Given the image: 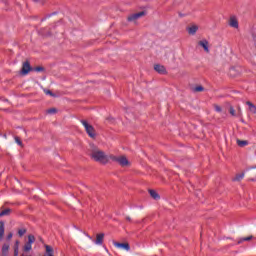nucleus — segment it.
<instances>
[{"label": "nucleus", "mask_w": 256, "mask_h": 256, "mask_svg": "<svg viewBox=\"0 0 256 256\" xmlns=\"http://www.w3.org/2000/svg\"><path fill=\"white\" fill-rule=\"evenodd\" d=\"M91 159H93L97 163L106 165V163H109V159H111V156H107V154H105V152L100 149H95L91 152Z\"/></svg>", "instance_id": "nucleus-1"}, {"label": "nucleus", "mask_w": 256, "mask_h": 256, "mask_svg": "<svg viewBox=\"0 0 256 256\" xmlns=\"http://www.w3.org/2000/svg\"><path fill=\"white\" fill-rule=\"evenodd\" d=\"M81 123L85 128L87 135H89L91 139H95V137H97V133L95 132V128L93 127V125L89 124V122H87L86 120H81Z\"/></svg>", "instance_id": "nucleus-2"}, {"label": "nucleus", "mask_w": 256, "mask_h": 256, "mask_svg": "<svg viewBox=\"0 0 256 256\" xmlns=\"http://www.w3.org/2000/svg\"><path fill=\"white\" fill-rule=\"evenodd\" d=\"M110 159L112 161H116L117 163H119L121 167H129V160H127V157L125 156L117 157V156L110 155Z\"/></svg>", "instance_id": "nucleus-3"}, {"label": "nucleus", "mask_w": 256, "mask_h": 256, "mask_svg": "<svg viewBox=\"0 0 256 256\" xmlns=\"http://www.w3.org/2000/svg\"><path fill=\"white\" fill-rule=\"evenodd\" d=\"M113 245L117 249H122L123 251H130L131 250V246H129V243L113 242Z\"/></svg>", "instance_id": "nucleus-4"}, {"label": "nucleus", "mask_w": 256, "mask_h": 256, "mask_svg": "<svg viewBox=\"0 0 256 256\" xmlns=\"http://www.w3.org/2000/svg\"><path fill=\"white\" fill-rule=\"evenodd\" d=\"M30 71H31V64H29V61L24 62L21 69V75H29Z\"/></svg>", "instance_id": "nucleus-5"}, {"label": "nucleus", "mask_w": 256, "mask_h": 256, "mask_svg": "<svg viewBox=\"0 0 256 256\" xmlns=\"http://www.w3.org/2000/svg\"><path fill=\"white\" fill-rule=\"evenodd\" d=\"M141 17H145L144 11L130 15L128 21H137V19H141Z\"/></svg>", "instance_id": "nucleus-6"}, {"label": "nucleus", "mask_w": 256, "mask_h": 256, "mask_svg": "<svg viewBox=\"0 0 256 256\" xmlns=\"http://www.w3.org/2000/svg\"><path fill=\"white\" fill-rule=\"evenodd\" d=\"M154 70L159 73L160 75H165L167 73V69L165 68V66L161 65V64H155L154 65Z\"/></svg>", "instance_id": "nucleus-7"}, {"label": "nucleus", "mask_w": 256, "mask_h": 256, "mask_svg": "<svg viewBox=\"0 0 256 256\" xmlns=\"http://www.w3.org/2000/svg\"><path fill=\"white\" fill-rule=\"evenodd\" d=\"M198 45L204 49L206 53H209V41L207 40H200Z\"/></svg>", "instance_id": "nucleus-8"}, {"label": "nucleus", "mask_w": 256, "mask_h": 256, "mask_svg": "<svg viewBox=\"0 0 256 256\" xmlns=\"http://www.w3.org/2000/svg\"><path fill=\"white\" fill-rule=\"evenodd\" d=\"M230 27H233L234 29H239V21H237V18L231 17L229 21Z\"/></svg>", "instance_id": "nucleus-9"}, {"label": "nucleus", "mask_w": 256, "mask_h": 256, "mask_svg": "<svg viewBox=\"0 0 256 256\" xmlns=\"http://www.w3.org/2000/svg\"><path fill=\"white\" fill-rule=\"evenodd\" d=\"M103 239H105V234L104 233L97 234L95 244L96 245H103Z\"/></svg>", "instance_id": "nucleus-10"}, {"label": "nucleus", "mask_w": 256, "mask_h": 256, "mask_svg": "<svg viewBox=\"0 0 256 256\" xmlns=\"http://www.w3.org/2000/svg\"><path fill=\"white\" fill-rule=\"evenodd\" d=\"M187 31H188L189 35H195V33H197V31H199V26L192 25L187 28Z\"/></svg>", "instance_id": "nucleus-11"}, {"label": "nucleus", "mask_w": 256, "mask_h": 256, "mask_svg": "<svg viewBox=\"0 0 256 256\" xmlns=\"http://www.w3.org/2000/svg\"><path fill=\"white\" fill-rule=\"evenodd\" d=\"M236 143L238 147H246V145H249V142L247 140H236Z\"/></svg>", "instance_id": "nucleus-12"}, {"label": "nucleus", "mask_w": 256, "mask_h": 256, "mask_svg": "<svg viewBox=\"0 0 256 256\" xmlns=\"http://www.w3.org/2000/svg\"><path fill=\"white\" fill-rule=\"evenodd\" d=\"M246 105H248L249 110L251 111V113H256V106H255V104L251 103V101H247Z\"/></svg>", "instance_id": "nucleus-13"}, {"label": "nucleus", "mask_w": 256, "mask_h": 256, "mask_svg": "<svg viewBox=\"0 0 256 256\" xmlns=\"http://www.w3.org/2000/svg\"><path fill=\"white\" fill-rule=\"evenodd\" d=\"M9 253V244H4L2 246V255L3 256H7Z\"/></svg>", "instance_id": "nucleus-14"}, {"label": "nucleus", "mask_w": 256, "mask_h": 256, "mask_svg": "<svg viewBox=\"0 0 256 256\" xmlns=\"http://www.w3.org/2000/svg\"><path fill=\"white\" fill-rule=\"evenodd\" d=\"M45 248H46V254L44 256H54L53 255V248L51 246L46 245Z\"/></svg>", "instance_id": "nucleus-15"}, {"label": "nucleus", "mask_w": 256, "mask_h": 256, "mask_svg": "<svg viewBox=\"0 0 256 256\" xmlns=\"http://www.w3.org/2000/svg\"><path fill=\"white\" fill-rule=\"evenodd\" d=\"M3 235H5V223L0 221V238H2Z\"/></svg>", "instance_id": "nucleus-16"}, {"label": "nucleus", "mask_w": 256, "mask_h": 256, "mask_svg": "<svg viewBox=\"0 0 256 256\" xmlns=\"http://www.w3.org/2000/svg\"><path fill=\"white\" fill-rule=\"evenodd\" d=\"M14 256H19V240H17L14 245Z\"/></svg>", "instance_id": "nucleus-17"}, {"label": "nucleus", "mask_w": 256, "mask_h": 256, "mask_svg": "<svg viewBox=\"0 0 256 256\" xmlns=\"http://www.w3.org/2000/svg\"><path fill=\"white\" fill-rule=\"evenodd\" d=\"M243 177H245V172H242L240 174H237L234 178L233 181H241V179H243Z\"/></svg>", "instance_id": "nucleus-18"}, {"label": "nucleus", "mask_w": 256, "mask_h": 256, "mask_svg": "<svg viewBox=\"0 0 256 256\" xmlns=\"http://www.w3.org/2000/svg\"><path fill=\"white\" fill-rule=\"evenodd\" d=\"M152 199H159V194L155 190H149Z\"/></svg>", "instance_id": "nucleus-19"}, {"label": "nucleus", "mask_w": 256, "mask_h": 256, "mask_svg": "<svg viewBox=\"0 0 256 256\" xmlns=\"http://www.w3.org/2000/svg\"><path fill=\"white\" fill-rule=\"evenodd\" d=\"M11 213V209L7 208L5 210H3L2 212H0V217H5L7 215H10Z\"/></svg>", "instance_id": "nucleus-20"}, {"label": "nucleus", "mask_w": 256, "mask_h": 256, "mask_svg": "<svg viewBox=\"0 0 256 256\" xmlns=\"http://www.w3.org/2000/svg\"><path fill=\"white\" fill-rule=\"evenodd\" d=\"M32 245H33V244L27 242V243L24 245V247H23V251H25V252L31 251Z\"/></svg>", "instance_id": "nucleus-21"}, {"label": "nucleus", "mask_w": 256, "mask_h": 256, "mask_svg": "<svg viewBox=\"0 0 256 256\" xmlns=\"http://www.w3.org/2000/svg\"><path fill=\"white\" fill-rule=\"evenodd\" d=\"M194 93H201L202 91H205V88L203 86H196L193 88Z\"/></svg>", "instance_id": "nucleus-22"}, {"label": "nucleus", "mask_w": 256, "mask_h": 256, "mask_svg": "<svg viewBox=\"0 0 256 256\" xmlns=\"http://www.w3.org/2000/svg\"><path fill=\"white\" fill-rule=\"evenodd\" d=\"M28 243H30V245H33V243H35V236L29 235L28 236Z\"/></svg>", "instance_id": "nucleus-23"}, {"label": "nucleus", "mask_w": 256, "mask_h": 256, "mask_svg": "<svg viewBox=\"0 0 256 256\" xmlns=\"http://www.w3.org/2000/svg\"><path fill=\"white\" fill-rule=\"evenodd\" d=\"M252 239H253V236L244 237L238 243H243V241H251Z\"/></svg>", "instance_id": "nucleus-24"}, {"label": "nucleus", "mask_w": 256, "mask_h": 256, "mask_svg": "<svg viewBox=\"0 0 256 256\" xmlns=\"http://www.w3.org/2000/svg\"><path fill=\"white\" fill-rule=\"evenodd\" d=\"M25 233H27V230H26V229H20V230L18 231L19 237H23V235H25Z\"/></svg>", "instance_id": "nucleus-25"}, {"label": "nucleus", "mask_w": 256, "mask_h": 256, "mask_svg": "<svg viewBox=\"0 0 256 256\" xmlns=\"http://www.w3.org/2000/svg\"><path fill=\"white\" fill-rule=\"evenodd\" d=\"M229 113L232 115V117H235V108H233V106L230 107Z\"/></svg>", "instance_id": "nucleus-26"}, {"label": "nucleus", "mask_w": 256, "mask_h": 256, "mask_svg": "<svg viewBox=\"0 0 256 256\" xmlns=\"http://www.w3.org/2000/svg\"><path fill=\"white\" fill-rule=\"evenodd\" d=\"M33 71H36L37 73H40V71H44V68L41 67V66H38V67L34 68Z\"/></svg>", "instance_id": "nucleus-27"}, {"label": "nucleus", "mask_w": 256, "mask_h": 256, "mask_svg": "<svg viewBox=\"0 0 256 256\" xmlns=\"http://www.w3.org/2000/svg\"><path fill=\"white\" fill-rule=\"evenodd\" d=\"M214 109H215V111H217V113H221V111H222L221 106H219V105H214Z\"/></svg>", "instance_id": "nucleus-28"}, {"label": "nucleus", "mask_w": 256, "mask_h": 256, "mask_svg": "<svg viewBox=\"0 0 256 256\" xmlns=\"http://www.w3.org/2000/svg\"><path fill=\"white\" fill-rule=\"evenodd\" d=\"M47 113H49L50 115L53 113H57V109L51 108V109L47 110Z\"/></svg>", "instance_id": "nucleus-29"}, {"label": "nucleus", "mask_w": 256, "mask_h": 256, "mask_svg": "<svg viewBox=\"0 0 256 256\" xmlns=\"http://www.w3.org/2000/svg\"><path fill=\"white\" fill-rule=\"evenodd\" d=\"M15 141L18 145H23V143L21 142V140L19 139V137L15 138Z\"/></svg>", "instance_id": "nucleus-30"}, {"label": "nucleus", "mask_w": 256, "mask_h": 256, "mask_svg": "<svg viewBox=\"0 0 256 256\" xmlns=\"http://www.w3.org/2000/svg\"><path fill=\"white\" fill-rule=\"evenodd\" d=\"M7 239H8V241L13 239V233H9L8 236H7Z\"/></svg>", "instance_id": "nucleus-31"}, {"label": "nucleus", "mask_w": 256, "mask_h": 256, "mask_svg": "<svg viewBox=\"0 0 256 256\" xmlns=\"http://www.w3.org/2000/svg\"><path fill=\"white\" fill-rule=\"evenodd\" d=\"M45 93H46V95H53V93L51 92V90H46Z\"/></svg>", "instance_id": "nucleus-32"}, {"label": "nucleus", "mask_w": 256, "mask_h": 256, "mask_svg": "<svg viewBox=\"0 0 256 256\" xmlns=\"http://www.w3.org/2000/svg\"><path fill=\"white\" fill-rule=\"evenodd\" d=\"M126 221H131V217L127 216Z\"/></svg>", "instance_id": "nucleus-33"}, {"label": "nucleus", "mask_w": 256, "mask_h": 256, "mask_svg": "<svg viewBox=\"0 0 256 256\" xmlns=\"http://www.w3.org/2000/svg\"><path fill=\"white\" fill-rule=\"evenodd\" d=\"M33 1L37 2V1H39V0H33Z\"/></svg>", "instance_id": "nucleus-34"}]
</instances>
